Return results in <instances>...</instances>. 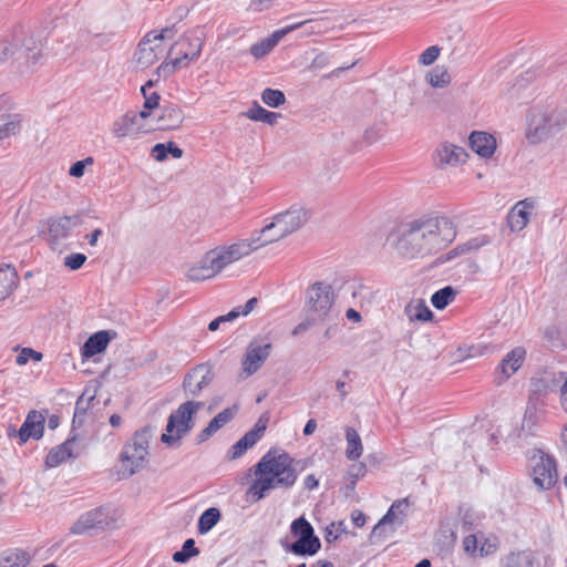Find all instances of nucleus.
<instances>
[{
    "label": "nucleus",
    "instance_id": "obj_5",
    "mask_svg": "<svg viewBox=\"0 0 567 567\" xmlns=\"http://www.w3.org/2000/svg\"><path fill=\"white\" fill-rule=\"evenodd\" d=\"M204 34L195 30L182 37L169 50L168 62H163L158 68V74L169 76L176 69L187 66L190 61L197 60L203 48Z\"/></svg>",
    "mask_w": 567,
    "mask_h": 567
},
{
    "label": "nucleus",
    "instance_id": "obj_27",
    "mask_svg": "<svg viewBox=\"0 0 567 567\" xmlns=\"http://www.w3.org/2000/svg\"><path fill=\"white\" fill-rule=\"evenodd\" d=\"M533 203L528 199L518 202L507 216V223L512 231H520L529 221V209Z\"/></svg>",
    "mask_w": 567,
    "mask_h": 567
},
{
    "label": "nucleus",
    "instance_id": "obj_13",
    "mask_svg": "<svg viewBox=\"0 0 567 567\" xmlns=\"http://www.w3.org/2000/svg\"><path fill=\"white\" fill-rule=\"evenodd\" d=\"M49 244L52 249H56L61 243L69 238L74 227L81 224V216H61L51 217L47 221Z\"/></svg>",
    "mask_w": 567,
    "mask_h": 567
},
{
    "label": "nucleus",
    "instance_id": "obj_6",
    "mask_svg": "<svg viewBox=\"0 0 567 567\" xmlns=\"http://www.w3.org/2000/svg\"><path fill=\"white\" fill-rule=\"evenodd\" d=\"M151 436V427L145 426L136 431L133 437L126 442L120 454V460L125 466L124 476L130 477L145 467Z\"/></svg>",
    "mask_w": 567,
    "mask_h": 567
},
{
    "label": "nucleus",
    "instance_id": "obj_21",
    "mask_svg": "<svg viewBox=\"0 0 567 567\" xmlns=\"http://www.w3.org/2000/svg\"><path fill=\"white\" fill-rule=\"evenodd\" d=\"M308 20L297 22L290 25H287L280 30L274 31L269 37L262 39L261 41L254 43L250 48V53L256 58L260 59L267 55L272 51V49L279 43V41L287 35L288 33L297 30L298 28L306 24Z\"/></svg>",
    "mask_w": 567,
    "mask_h": 567
},
{
    "label": "nucleus",
    "instance_id": "obj_22",
    "mask_svg": "<svg viewBox=\"0 0 567 567\" xmlns=\"http://www.w3.org/2000/svg\"><path fill=\"white\" fill-rule=\"evenodd\" d=\"M560 379L555 374L544 372L539 377L530 380V390L528 399L546 402L547 396L558 386Z\"/></svg>",
    "mask_w": 567,
    "mask_h": 567
},
{
    "label": "nucleus",
    "instance_id": "obj_9",
    "mask_svg": "<svg viewBox=\"0 0 567 567\" xmlns=\"http://www.w3.org/2000/svg\"><path fill=\"white\" fill-rule=\"evenodd\" d=\"M290 532L298 539L291 544L281 542L285 551L297 556H313L320 550V539L316 536L312 525L303 516L291 523Z\"/></svg>",
    "mask_w": 567,
    "mask_h": 567
},
{
    "label": "nucleus",
    "instance_id": "obj_55",
    "mask_svg": "<svg viewBox=\"0 0 567 567\" xmlns=\"http://www.w3.org/2000/svg\"><path fill=\"white\" fill-rule=\"evenodd\" d=\"M498 547L497 538H485L484 543L480 547L481 556H489L496 553Z\"/></svg>",
    "mask_w": 567,
    "mask_h": 567
},
{
    "label": "nucleus",
    "instance_id": "obj_40",
    "mask_svg": "<svg viewBox=\"0 0 567 567\" xmlns=\"http://www.w3.org/2000/svg\"><path fill=\"white\" fill-rule=\"evenodd\" d=\"M20 51L25 59V63L29 68L34 66L41 59V49H38L32 38L23 41L20 47Z\"/></svg>",
    "mask_w": 567,
    "mask_h": 567
},
{
    "label": "nucleus",
    "instance_id": "obj_35",
    "mask_svg": "<svg viewBox=\"0 0 567 567\" xmlns=\"http://www.w3.org/2000/svg\"><path fill=\"white\" fill-rule=\"evenodd\" d=\"M245 116L255 122H262L269 125H275L281 114L268 111L254 102L252 106L245 113Z\"/></svg>",
    "mask_w": 567,
    "mask_h": 567
},
{
    "label": "nucleus",
    "instance_id": "obj_42",
    "mask_svg": "<svg viewBox=\"0 0 567 567\" xmlns=\"http://www.w3.org/2000/svg\"><path fill=\"white\" fill-rule=\"evenodd\" d=\"M262 102L269 107H279L286 103V96L282 91L267 87L261 93Z\"/></svg>",
    "mask_w": 567,
    "mask_h": 567
},
{
    "label": "nucleus",
    "instance_id": "obj_62",
    "mask_svg": "<svg viewBox=\"0 0 567 567\" xmlns=\"http://www.w3.org/2000/svg\"><path fill=\"white\" fill-rule=\"evenodd\" d=\"M317 319L313 317V318H307L306 320H303L302 322H300L299 324H297L293 330H292V336H298V334H301L303 332H306L308 329H310V327L313 326L315 321Z\"/></svg>",
    "mask_w": 567,
    "mask_h": 567
},
{
    "label": "nucleus",
    "instance_id": "obj_47",
    "mask_svg": "<svg viewBox=\"0 0 567 567\" xmlns=\"http://www.w3.org/2000/svg\"><path fill=\"white\" fill-rule=\"evenodd\" d=\"M21 130V121L16 116L0 126V141L17 135Z\"/></svg>",
    "mask_w": 567,
    "mask_h": 567
},
{
    "label": "nucleus",
    "instance_id": "obj_19",
    "mask_svg": "<svg viewBox=\"0 0 567 567\" xmlns=\"http://www.w3.org/2000/svg\"><path fill=\"white\" fill-rule=\"evenodd\" d=\"M153 130L152 126H147L144 123H141L134 111H128L121 117H118L112 127L113 134L118 138H124L131 135H138L141 133H146Z\"/></svg>",
    "mask_w": 567,
    "mask_h": 567
},
{
    "label": "nucleus",
    "instance_id": "obj_2",
    "mask_svg": "<svg viewBox=\"0 0 567 567\" xmlns=\"http://www.w3.org/2000/svg\"><path fill=\"white\" fill-rule=\"evenodd\" d=\"M300 461L280 449H270L254 466L255 480L247 489L254 501H260L275 488L289 489L298 478Z\"/></svg>",
    "mask_w": 567,
    "mask_h": 567
},
{
    "label": "nucleus",
    "instance_id": "obj_56",
    "mask_svg": "<svg viewBox=\"0 0 567 567\" xmlns=\"http://www.w3.org/2000/svg\"><path fill=\"white\" fill-rule=\"evenodd\" d=\"M237 411H238V405L235 404L231 408H227V409L223 410L215 417L221 424V426H225L228 422H230L235 417Z\"/></svg>",
    "mask_w": 567,
    "mask_h": 567
},
{
    "label": "nucleus",
    "instance_id": "obj_4",
    "mask_svg": "<svg viewBox=\"0 0 567 567\" xmlns=\"http://www.w3.org/2000/svg\"><path fill=\"white\" fill-rule=\"evenodd\" d=\"M567 124V111L555 107L533 109L528 117L527 138L539 143L560 131Z\"/></svg>",
    "mask_w": 567,
    "mask_h": 567
},
{
    "label": "nucleus",
    "instance_id": "obj_43",
    "mask_svg": "<svg viewBox=\"0 0 567 567\" xmlns=\"http://www.w3.org/2000/svg\"><path fill=\"white\" fill-rule=\"evenodd\" d=\"M153 86L154 82L150 80L141 87V93L144 97V109L146 110H154L159 107L161 95L157 92L148 93V89Z\"/></svg>",
    "mask_w": 567,
    "mask_h": 567
},
{
    "label": "nucleus",
    "instance_id": "obj_50",
    "mask_svg": "<svg viewBox=\"0 0 567 567\" xmlns=\"http://www.w3.org/2000/svg\"><path fill=\"white\" fill-rule=\"evenodd\" d=\"M528 564V557L524 553H511L506 557L505 567H526Z\"/></svg>",
    "mask_w": 567,
    "mask_h": 567
},
{
    "label": "nucleus",
    "instance_id": "obj_64",
    "mask_svg": "<svg viewBox=\"0 0 567 567\" xmlns=\"http://www.w3.org/2000/svg\"><path fill=\"white\" fill-rule=\"evenodd\" d=\"M560 404L563 410L567 413V378L560 385Z\"/></svg>",
    "mask_w": 567,
    "mask_h": 567
},
{
    "label": "nucleus",
    "instance_id": "obj_24",
    "mask_svg": "<svg viewBox=\"0 0 567 567\" xmlns=\"http://www.w3.org/2000/svg\"><path fill=\"white\" fill-rule=\"evenodd\" d=\"M546 406V402L528 399L523 417L522 431H527L529 434H533L534 430L545 420Z\"/></svg>",
    "mask_w": 567,
    "mask_h": 567
},
{
    "label": "nucleus",
    "instance_id": "obj_57",
    "mask_svg": "<svg viewBox=\"0 0 567 567\" xmlns=\"http://www.w3.org/2000/svg\"><path fill=\"white\" fill-rule=\"evenodd\" d=\"M464 551L471 556L475 555L478 549V540L475 535H468L463 540Z\"/></svg>",
    "mask_w": 567,
    "mask_h": 567
},
{
    "label": "nucleus",
    "instance_id": "obj_30",
    "mask_svg": "<svg viewBox=\"0 0 567 567\" xmlns=\"http://www.w3.org/2000/svg\"><path fill=\"white\" fill-rule=\"evenodd\" d=\"M210 258L206 252L198 264L192 266L187 272L186 277L192 281H204L210 278H214L218 275L216 268H214L210 262Z\"/></svg>",
    "mask_w": 567,
    "mask_h": 567
},
{
    "label": "nucleus",
    "instance_id": "obj_58",
    "mask_svg": "<svg viewBox=\"0 0 567 567\" xmlns=\"http://www.w3.org/2000/svg\"><path fill=\"white\" fill-rule=\"evenodd\" d=\"M152 157L157 162H163L168 157L165 143H157L151 151Z\"/></svg>",
    "mask_w": 567,
    "mask_h": 567
},
{
    "label": "nucleus",
    "instance_id": "obj_45",
    "mask_svg": "<svg viewBox=\"0 0 567 567\" xmlns=\"http://www.w3.org/2000/svg\"><path fill=\"white\" fill-rule=\"evenodd\" d=\"M20 40L13 38L12 41L8 39L0 40V64L8 60L9 56L13 55L18 50Z\"/></svg>",
    "mask_w": 567,
    "mask_h": 567
},
{
    "label": "nucleus",
    "instance_id": "obj_52",
    "mask_svg": "<svg viewBox=\"0 0 567 567\" xmlns=\"http://www.w3.org/2000/svg\"><path fill=\"white\" fill-rule=\"evenodd\" d=\"M440 48L437 45L429 47L419 58V62L423 65H431L440 55Z\"/></svg>",
    "mask_w": 567,
    "mask_h": 567
},
{
    "label": "nucleus",
    "instance_id": "obj_12",
    "mask_svg": "<svg viewBox=\"0 0 567 567\" xmlns=\"http://www.w3.org/2000/svg\"><path fill=\"white\" fill-rule=\"evenodd\" d=\"M534 483L542 489H550L558 481L556 461L542 450H534L530 456Z\"/></svg>",
    "mask_w": 567,
    "mask_h": 567
},
{
    "label": "nucleus",
    "instance_id": "obj_33",
    "mask_svg": "<svg viewBox=\"0 0 567 567\" xmlns=\"http://www.w3.org/2000/svg\"><path fill=\"white\" fill-rule=\"evenodd\" d=\"M19 277L16 269L11 266L0 268V301L8 298L17 288Z\"/></svg>",
    "mask_w": 567,
    "mask_h": 567
},
{
    "label": "nucleus",
    "instance_id": "obj_41",
    "mask_svg": "<svg viewBox=\"0 0 567 567\" xmlns=\"http://www.w3.org/2000/svg\"><path fill=\"white\" fill-rule=\"evenodd\" d=\"M199 549L195 546V540L188 538L184 542L182 549L173 554V560L176 563L185 564L192 557L198 556Z\"/></svg>",
    "mask_w": 567,
    "mask_h": 567
},
{
    "label": "nucleus",
    "instance_id": "obj_16",
    "mask_svg": "<svg viewBox=\"0 0 567 567\" xmlns=\"http://www.w3.org/2000/svg\"><path fill=\"white\" fill-rule=\"evenodd\" d=\"M212 367L202 363L193 368L184 378L183 388L187 395L197 396L213 381Z\"/></svg>",
    "mask_w": 567,
    "mask_h": 567
},
{
    "label": "nucleus",
    "instance_id": "obj_23",
    "mask_svg": "<svg viewBox=\"0 0 567 567\" xmlns=\"http://www.w3.org/2000/svg\"><path fill=\"white\" fill-rule=\"evenodd\" d=\"M525 357L526 350L522 347H516L512 351H509L499 363V374H497L496 377L497 383L502 384L511 375H513L522 367Z\"/></svg>",
    "mask_w": 567,
    "mask_h": 567
},
{
    "label": "nucleus",
    "instance_id": "obj_53",
    "mask_svg": "<svg viewBox=\"0 0 567 567\" xmlns=\"http://www.w3.org/2000/svg\"><path fill=\"white\" fill-rule=\"evenodd\" d=\"M367 472L364 463L352 464L348 470V475L352 478V488L355 487V483L359 478L363 477Z\"/></svg>",
    "mask_w": 567,
    "mask_h": 567
},
{
    "label": "nucleus",
    "instance_id": "obj_49",
    "mask_svg": "<svg viewBox=\"0 0 567 567\" xmlns=\"http://www.w3.org/2000/svg\"><path fill=\"white\" fill-rule=\"evenodd\" d=\"M30 359L34 361H40L42 359V353L38 352L31 348L22 349L21 353L17 355L16 362L19 365L27 364Z\"/></svg>",
    "mask_w": 567,
    "mask_h": 567
},
{
    "label": "nucleus",
    "instance_id": "obj_17",
    "mask_svg": "<svg viewBox=\"0 0 567 567\" xmlns=\"http://www.w3.org/2000/svg\"><path fill=\"white\" fill-rule=\"evenodd\" d=\"M269 422V416L262 414L255 423L254 427L244 434L229 451V458L236 460L243 456L246 451L252 447L264 435Z\"/></svg>",
    "mask_w": 567,
    "mask_h": 567
},
{
    "label": "nucleus",
    "instance_id": "obj_1",
    "mask_svg": "<svg viewBox=\"0 0 567 567\" xmlns=\"http://www.w3.org/2000/svg\"><path fill=\"white\" fill-rule=\"evenodd\" d=\"M456 234V227L449 217L421 216L398 227L393 247L405 260L423 259L447 248Z\"/></svg>",
    "mask_w": 567,
    "mask_h": 567
},
{
    "label": "nucleus",
    "instance_id": "obj_38",
    "mask_svg": "<svg viewBox=\"0 0 567 567\" xmlns=\"http://www.w3.org/2000/svg\"><path fill=\"white\" fill-rule=\"evenodd\" d=\"M220 519V511L216 507L206 509L198 519V533H208Z\"/></svg>",
    "mask_w": 567,
    "mask_h": 567
},
{
    "label": "nucleus",
    "instance_id": "obj_7",
    "mask_svg": "<svg viewBox=\"0 0 567 567\" xmlns=\"http://www.w3.org/2000/svg\"><path fill=\"white\" fill-rule=\"evenodd\" d=\"M204 406L203 402L186 401L168 416L166 432L162 434L161 441L172 445L179 441L193 429V416Z\"/></svg>",
    "mask_w": 567,
    "mask_h": 567
},
{
    "label": "nucleus",
    "instance_id": "obj_34",
    "mask_svg": "<svg viewBox=\"0 0 567 567\" xmlns=\"http://www.w3.org/2000/svg\"><path fill=\"white\" fill-rule=\"evenodd\" d=\"M347 449L346 456L350 461H355L361 457L363 445L359 433L351 426L346 427Z\"/></svg>",
    "mask_w": 567,
    "mask_h": 567
},
{
    "label": "nucleus",
    "instance_id": "obj_36",
    "mask_svg": "<svg viewBox=\"0 0 567 567\" xmlns=\"http://www.w3.org/2000/svg\"><path fill=\"white\" fill-rule=\"evenodd\" d=\"M28 564V554L20 549L6 550L0 560V567H25Z\"/></svg>",
    "mask_w": 567,
    "mask_h": 567
},
{
    "label": "nucleus",
    "instance_id": "obj_32",
    "mask_svg": "<svg viewBox=\"0 0 567 567\" xmlns=\"http://www.w3.org/2000/svg\"><path fill=\"white\" fill-rule=\"evenodd\" d=\"M74 441V437L68 439L64 443L51 449L45 457V466L56 467L69 457H72L73 454L71 445Z\"/></svg>",
    "mask_w": 567,
    "mask_h": 567
},
{
    "label": "nucleus",
    "instance_id": "obj_10",
    "mask_svg": "<svg viewBox=\"0 0 567 567\" xmlns=\"http://www.w3.org/2000/svg\"><path fill=\"white\" fill-rule=\"evenodd\" d=\"M336 297L330 284L316 281L306 290V307L317 320L323 321L329 318Z\"/></svg>",
    "mask_w": 567,
    "mask_h": 567
},
{
    "label": "nucleus",
    "instance_id": "obj_29",
    "mask_svg": "<svg viewBox=\"0 0 567 567\" xmlns=\"http://www.w3.org/2000/svg\"><path fill=\"white\" fill-rule=\"evenodd\" d=\"M409 502L406 498L395 501L386 512V514L379 520V523L373 527L372 535L373 536H382L384 533L385 525L388 524H398L402 525L403 519L396 514V508H408Z\"/></svg>",
    "mask_w": 567,
    "mask_h": 567
},
{
    "label": "nucleus",
    "instance_id": "obj_14",
    "mask_svg": "<svg viewBox=\"0 0 567 567\" xmlns=\"http://www.w3.org/2000/svg\"><path fill=\"white\" fill-rule=\"evenodd\" d=\"M270 343L260 344L252 341L248 344L241 360V378L247 379L255 374L270 354Z\"/></svg>",
    "mask_w": 567,
    "mask_h": 567
},
{
    "label": "nucleus",
    "instance_id": "obj_25",
    "mask_svg": "<svg viewBox=\"0 0 567 567\" xmlns=\"http://www.w3.org/2000/svg\"><path fill=\"white\" fill-rule=\"evenodd\" d=\"M159 109L161 114L156 117L155 125L152 126L153 130H176L182 125L184 121V114L178 105L168 103L161 106Z\"/></svg>",
    "mask_w": 567,
    "mask_h": 567
},
{
    "label": "nucleus",
    "instance_id": "obj_26",
    "mask_svg": "<svg viewBox=\"0 0 567 567\" xmlns=\"http://www.w3.org/2000/svg\"><path fill=\"white\" fill-rule=\"evenodd\" d=\"M468 140L472 151L481 157L489 158L496 150L495 137L486 132H473Z\"/></svg>",
    "mask_w": 567,
    "mask_h": 567
},
{
    "label": "nucleus",
    "instance_id": "obj_61",
    "mask_svg": "<svg viewBox=\"0 0 567 567\" xmlns=\"http://www.w3.org/2000/svg\"><path fill=\"white\" fill-rule=\"evenodd\" d=\"M275 0H251L249 9L255 12H261L272 7Z\"/></svg>",
    "mask_w": 567,
    "mask_h": 567
},
{
    "label": "nucleus",
    "instance_id": "obj_48",
    "mask_svg": "<svg viewBox=\"0 0 567 567\" xmlns=\"http://www.w3.org/2000/svg\"><path fill=\"white\" fill-rule=\"evenodd\" d=\"M221 424L217 421V419L214 416L208 425L200 431V433L196 437L197 444L204 443L207 441L210 436H213L219 429H221Z\"/></svg>",
    "mask_w": 567,
    "mask_h": 567
},
{
    "label": "nucleus",
    "instance_id": "obj_3",
    "mask_svg": "<svg viewBox=\"0 0 567 567\" xmlns=\"http://www.w3.org/2000/svg\"><path fill=\"white\" fill-rule=\"evenodd\" d=\"M309 218V210L299 205H293L275 215L272 221L267 224L257 236L261 237L260 245L265 246L289 236L306 225Z\"/></svg>",
    "mask_w": 567,
    "mask_h": 567
},
{
    "label": "nucleus",
    "instance_id": "obj_37",
    "mask_svg": "<svg viewBox=\"0 0 567 567\" xmlns=\"http://www.w3.org/2000/svg\"><path fill=\"white\" fill-rule=\"evenodd\" d=\"M456 297V290L452 286L435 291L431 297L433 307L437 310L445 309Z\"/></svg>",
    "mask_w": 567,
    "mask_h": 567
},
{
    "label": "nucleus",
    "instance_id": "obj_44",
    "mask_svg": "<svg viewBox=\"0 0 567 567\" xmlns=\"http://www.w3.org/2000/svg\"><path fill=\"white\" fill-rule=\"evenodd\" d=\"M429 83L433 87H445L451 82V76L444 68L433 69L429 75Z\"/></svg>",
    "mask_w": 567,
    "mask_h": 567
},
{
    "label": "nucleus",
    "instance_id": "obj_39",
    "mask_svg": "<svg viewBox=\"0 0 567 567\" xmlns=\"http://www.w3.org/2000/svg\"><path fill=\"white\" fill-rule=\"evenodd\" d=\"M405 313L409 317L410 320H420V321H427L431 320L433 317V312L430 310V308L423 302L417 301L415 305L409 303L405 307Z\"/></svg>",
    "mask_w": 567,
    "mask_h": 567
},
{
    "label": "nucleus",
    "instance_id": "obj_8",
    "mask_svg": "<svg viewBox=\"0 0 567 567\" xmlns=\"http://www.w3.org/2000/svg\"><path fill=\"white\" fill-rule=\"evenodd\" d=\"M261 237L248 239H241L229 245L217 246L207 251L210 262L216 268L217 272L220 274L229 265L240 260L241 258L250 255L254 250L261 247Z\"/></svg>",
    "mask_w": 567,
    "mask_h": 567
},
{
    "label": "nucleus",
    "instance_id": "obj_46",
    "mask_svg": "<svg viewBox=\"0 0 567 567\" xmlns=\"http://www.w3.org/2000/svg\"><path fill=\"white\" fill-rule=\"evenodd\" d=\"M92 400H93V396H91L89 400H85L83 398V395L78 399V401L75 403L74 415H73V421H72L73 426L75 424L81 425L84 422L86 410Z\"/></svg>",
    "mask_w": 567,
    "mask_h": 567
},
{
    "label": "nucleus",
    "instance_id": "obj_15",
    "mask_svg": "<svg viewBox=\"0 0 567 567\" xmlns=\"http://www.w3.org/2000/svg\"><path fill=\"white\" fill-rule=\"evenodd\" d=\"M467 156L463 147L449 142H442L433 154V162L436 168L445 169L446 167H456L464 164Z\"/></svg>",
    "mask_w": 567,
    "mask_h": 567
},
{
    "label": "nucleus",
    "instance_id": "obj_31",
    "mask_svg": "<svg viewBox=\"0 0 567 567\" xmlns=\"http://www.w3.org/2000/svg\"><path fill=\"white\" fill-rule=\"evenodd\" d=\"M110 342L109 331L102 330L93 333L85 341L82 348V354L85 358H91L95 354L103 352Z\"/></svg>",
    "mask_w": 567,
    "mask_h": 567
},
{
    "label": "nucleus",
    "instance_id": "obj_18",
    "mask_svg": "<svg viewBox=\"0 0 567 567\" xmlns=\"http://www.w3.org/2000/svg\"><path fill=\"white\" fill-rule=\"evenodd\" d=\"M152 34H146L138 43L135 53L136 63L145 69L157 62L165 53L163 43H159L151 38Z\"/></svg>",
    "mask_w": 567,
    "mask_h": 567
},
{
    "label": "nucleus",
    "instance_id": "obj_11",
    "mask_svg": "<svg viewBox=\"0 0 567 567\" xmlns=\"http://www.w3.org/2000/svg\"><path fill=\"white\" fill-rule=\"evenodd\" d=\"M114 523V517L110 507L99 506L84 512L71 525L72 535H96L104 532Z\"/></svg>",
    "mask_w": 567,
    "mask_h": 567
},
{
    "label": "nucleus",
    "instance_id": "obj_59",
    "mask_svg": "<svg viewBox=\"0 0 567 567\" xmlns=\"http://www.w3.org/2000/svg\"><path fill=\"white\" fill-rule=\"evenodd\" d=\"M175 32L176 31H175L174 27H167V28L162 29L159 32L152 31V32H148L147 34H152L151 35L152 39H154L155 41L162 43V41L164 39L173 38Z\"/></svg>",
    "mask_w": 567,
    "mask_h": 567
},
{
    "label": "nucleus",
    "instance_id": "obj_63",
    "mask_svg": "<svg viewBox=\"0 0 567 567\" xmlns=\"http://www.w3.org/2000/svg\"><path fill=\"white\" fill-rule=\"evenodd\" d=\"M166 151L167 154H171L174 158H181L183 156V150L174 142H167Z\"/></svg>",
    "mask_w": 567,
    "mask_h": 567
},
{
    "label": "nucleus",
    "instance_id": "obj_60",
    "mask_svg": "<svg viewBox=\"0 0 567 567\" xmlns=\"http://www.w3.org/2000/svg\"><path fill=\"white\" fill-rule=\"evenodd\" d=\"M329 62H330V60H329L328 53L320 52L312 60V62L310 64V69L321 70V69L326 68L329 64Z\"/></svg>",
    "mask_w": 567,
    "mask_h": 567
},
{
    "label": "nucleus",
    "instance_id": "obj_28",
    "mask_svg": "<svg viewBox=\"0 0 567 567\" xmlns=\"http://www.w3.org/2000/svg\"><path fill=\"white\" fill-rule=\"evenodd\" d=\"M488 243L486 236L475 237L468 239L466 243L457 245L455 248L451 249L446 254L442 255L437 260L441 264L451 261L462 255L468 254L471 251L477 250Z\"/></svg>",
    "mask_w": 567,
    "mask_h": 567
},
{
    "label": "nucleus",
    "instance_id": "obj_20",
    "mask_svg": "<svg viewBox=\"0 0 567 567\" xmlns=\"http://www.w3.org/2000/svg\"><path fill=\"white\" fill-rule=\"evenodd\" d=\"M45 417L37 411L31 410L21 427L18 430V439L20 444L27 443L30 439L39 440L44 432Z\"/></svg>",
    "mask_w": 567,
    "mask_h": 567
},
{
    "label": "nucleus",
    "instance_id": "obj_54",
    "mask_svg": "<svg viewBox=\"0 0 567 567\" xmlns=\"http://www.w3.org/2000/svg\"><path fill=\"white\" fill-rule=\"evenodd\" d=\"M92 163H93V158L92 157H87V158H85L83 161H78V162H75L74 164L71 165L69 174L72 177H82L84 175L85 166L87 164H92Z\"/></svg>",
    "mask_w": 567,
    "mask_h": 567
},
{
    "label": "nucleus",
    "instance_id": "obj_51",
    "mask_svg": "<svg viewBox=\"0 0 567 567\" xmlns=\"http://www.w3.org/2000/svg\"><path fill=\"white\" fill-rule=\"evenodd\" d=\"M86 261V256L80 252H73L65 257L64 265L71 270L80 269Z\"/></svg>",
    "mask_w": 567,
    "mask_h": 567
}]
</instances>
